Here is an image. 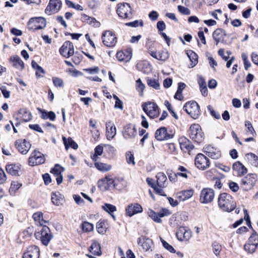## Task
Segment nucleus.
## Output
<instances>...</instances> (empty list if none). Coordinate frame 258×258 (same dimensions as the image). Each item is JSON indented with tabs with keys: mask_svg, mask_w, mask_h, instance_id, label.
Returning <instances> with one entry per match:
<instances>
[{
	"mask_svg": "<svg viewBox=\"0 0 258 258\" xmlns=\"http://www.w3.org/2000/svg\"><path fill=\"white\" fill-rule=\"evenodd\" d=\"M179 143L181 149L185 152H189L194 148L190 141L185 137H180L179 139Z\"/></svg>",
	"mask_w": 258,
	"mask_h": 258,
	"instance_id": "nucleus-28",
	"label": "nucleus"
},
{
	"mask_svg": "<svg viewBox=\"0 0 258 258\" xmlns=\"http://www.w3.org/2000/svg\"><path fill=\"white\" fill-rule=\"evenodd\" d=\"M214 190L209 188L203 189L200 193V201L203 204H208L212 202L214 198Z\"/></svg>",
	"mask_w": 258,
	"mask_h": 258,
	"instance_id": "nucleus-12",
	"label": "nucleus"
},
{
	"mask_svg": "<svg viewBox=\"0 0 258 258\" xmlns=\"http://www.w3.org/2000/svg\"><path fill=\"white\" fill-rule=\"evenodd\" d=\"M149 53L153 57L163 61H165L169 57L168 52L164 50L159 51L158 52L156 51H150Z\"/></svg>",
	"mask_w": 258,
	"mask_h": 258,
	"instance_id": "nucleus-33",
	"label": "nucleus"
},
{
	"mask_svg": "<svg viewBox=\"0 0 258 258\" xmlns=\"http://www.w3.org/2000/svg\"><path fill=\"white\" fill-rule=\"evenodd\" d=\"M146 181L148 184L154 189L157 194L162 196H166V195L164 194L163 189H161V188H158L156 184L154 183V180L153 179L148 177L146 179Z\"/></svg>",
	"mask_w": 258,
	"mask_h": 258,
	"instance_id": "nucleus-37",
	"label": "nucleus"
},
{
	"mask_svg": "<svg viewBox=\"0 0 258 258\" xmlns=\"http://www.w3.org/2000/svg\"><path fill=\"white\" fill-rule=\"evenodd\" d=\"M116 56L119 61L128 62L132 58V51L130 49L120 51L117 52Z\"/></svg>",
	"mask_w": 258,
	"mask_h": 258,
	"instance_id": "nucleus-26",
	"label": "nucleus"
},
{
	"mask_svg": "<svg viewBox=\"0 0 258 258\" xmlns=\"http://www.w3.org/2000/svg\"><path fill=\"white\" fill-rule=\"evenodd\" d=\"M189 135L190 139L197 143H201L204 140V134L198 124H194L190 126Z\"/></svg>",
	"mask_w": 258,
	"mask_h": 258,
	"instance_id": "nucleus-3",
	"label": "nucleus"
},
{
	"mask_svg": "<svg viewBox=\"0 0 258 258\" xmlns=\"http://www.w3.org/2000/svg\"><path fill=\"white\" fill-rule=\"evenodd\" d=\"M35 238L40 240L42 243L47 246L51 239L52 236L49 228L46 226H43L40 231L35 233Z\"/></svg>",
	"mask_w": 258,
	"mask_h": 258,
	"instance_id": "nucleus-4",
	"label": "nucleus"
},
{
	"mask_svg": "<svg viewBox=\"0 0 258 258\" xmlns=\"http://www.w3.org/2000/svg\"><path fill=\"white\" fill-rule=\"evenodd\" d=\"M9 60L11 65L16 69L20 71L24 69L25 67L24 63L19 56H12Z\"/></svg>",
	"mask_w": 258,
	"mask_h": 258,
	"instance_id": "nucleus-25",
	"label": "nucleus"
},
{
	"mask_svg": "<svg viewBox=\"0 0 258 258\" xmlns=\"http://www.w3.org/2000/svg\"><path fill=\"white\" fill-rule=\"evenodd\" d=\"M245 126L246 127V134L247 135H251L252 137L256 136V133L254 131L251 123L248 121L246 120L245 121Z\"/></svg>",
	"mask_w": 258,
	"mask_h": 258,
	"instance_id": "nucleus-46",
	"label": "nucleus"
},
{
	"mask_svg": "<svg viewBox=\"0 0 258 258\" xmlns=\"http://www.w3.org/2000/svg\"><path fill=\"white\" fill-rule=\"evenodd\" d=\"M65 2L67 6L70 8H74L78 11H82L83 10V8L81 5L79 4L75 5L71 1L66 0Z\"/></svg>",
	"mask_w": 258,
	"mask_h": 258,
	"instance_id": "nucleus-54",
	"label": "nucleus"
},
{
	"mask_svg": "<svg viewBox=\"0 0 258 258\" xmlns=\"http://www.w3.org/2000/svg\"><path fill=\"white\" fill-rule=\"evenodd\" d=\"M101 39L103 44L107 47H113L117 42L115 35L109 30L105 31L102 33Z\"/></svg>",
	"mask_w": 258,
	"mask_h": 258,
	"instance_id": "nucleus-8",
	"label": "nucleus"
},
{
	"mask_svg": "<svg viewBox=\"0 0 258 258\" xmlns=\"http://www.w3.org/2000/svg\"><path fill=\"white\" fill-rule=\"evenodd\" d=\"M176 235L180 241H188L191 237V232L185 227H180L176 233Z\"/></svg>",
	"mask_w": 258,
	"mask_h": 258,
	"instance_id": "nucleus-19",
	"label": "nucleus"
},
{
	"mask_svg": "<svg viewBox=\"0 0 258 258\" xmlns=\"http://www.w3.org/2000/svg\"><path fill=\"white\" fill-rule=\"evenodd\" d=\"M81 19L82 21L86 22L89 24H93L95 27H99L100 26L99 22H97L95 18L90 17L86 14H82Z\"/></svg>",
	"mask_w": 258,
	"mask_h": 258,
	"instance_id": "nucleus-39",
	"label": "nucleus"
},
{
	"mask_svg": "<svg viewBox=\"0 0 258 258\" xmlns=\"http://www.w3.org/2000/svg\"><path fill=\"white\" fill-rule=\"evenodd\" d=\"M143 211L142 206L137 203L132 204L128 206L126 209V215L132 217L135 214L141 213Z\"/></svg>",
	"mask_w": 258,
	"mask_h": 258,
	"instance_id": "nucleus-22",
	"label": "nucleus"
},
{
	"mask_svg": "<svg viewBox=\"0 0 258 258\" xmlns=\"http://www.w3.org/2000/svg\"><path fill=\"white\" fill-rule=\"evenodd\" d=\"M256 180L255 174H248L241 180V187L245 190L250 189L255 184Z\"/></svg>",
	"mask_w": 258,
	"mask_h": 258,
	"instance_id": "nucleus-13",
	"label": "nucleus"
},
{
	"mask_svg": "<svg viewBox=\"0 0 258 258\" xmlns=\"http://www.w3.org/2000/svg\"><path fill=\"white\" fill-rule=\"evenodd\" d=\"M178 172L175 173L173 175L175 178L180 176L186 179L188 178V174L190 173L188 170L182 166H179L178 167Z\"/></svg>",
	"mask_w": 258,
	"mask_h": 258,
	"instance_id": "nucleus-41",
	"label": "nucleus"
},
{
	"mask_svg": "<svg viewBox=\"0 0 258 258\" xmlns=\"http://www.w3.org/2000/svg\"><path fill=\"white\" fill-rule=\"evenodd\" d=\"M156 185L158 188H161L163 189L167 185V177L166 175L163 172H159L156 176Z\"/></svg>",
	"mask_w": 258,
	"mask_h": 258,
	"instance_id": "nucleus-30",
	"label": "nucleus"
},
{
	"mask_svg": "<svg viewBox=\"0 0 258 258\" xmlns=\"http://www.w3.org/2000/svg\"><path fill=\"white\" fill-rule=\"evenodd\" d=\"M82 228L85 232H90L93 230L94 226L88 222H84L82 224Z\"/></svg>",
	"mask_w": 258,
	"mask_h": 258,
	"instance_id": "nucleus-53",
	"label": "nucleus"
},
{
	"mask_svg": "<svg viewBox=\"0 0 258 258\" xmlns=\"http://www.w3.org/2000/svg\"><path fill=\"white\" fill-rule=\"evenodd\" d=\"M177 8L178 11L183 15H189L190 14V10L186 7L178 6Z\"/></svg>",
	"mask_w": 258,
	"mask_h": 258,
	"instance_id": "nucleus-62",
	"label": "nucleus"
},
{
	"mask_svg": "<svg viewBox=\"0 0 258 258\" xmlns=\"http://www.w3.org/2000/svg\"><path fill=\"white\" fill-rule=\"evenodd\" d=\"M148 85L155 89H159L160 84L158 81L155 79H149L147 80Z\"/></svg>",
	"mask_w": 258,
	"mask_h": 258,
	"instance_id": "nucleus-56",
	"label": "nucleus"
},
{
	"mask_svg": "<svg viewBox=\"0 0 258 258\" xmlns=\"http://www.w3.org/2000/svg\"><path fill=\"white\" fill-rule=\"evenodd\" d=\"M183 109L194 119L198 118L200 114V106L195 101L186 103L183 106Z\"/></svg>",
	"mask_w": 258,
	"mask_h": 258,
	"instance_id": "nucleus-7",
	"label": "nucleus"
},
{
	"mask_svg": "<svg viewBox=\"0 0 258 258\" xmlns=\"http://www.w3.org/2000/svg\"><path fill=\"white\" fill-rule=\"evenodd\" d=\"M161 239V241L162 242V245L164 246V247L168 250L169 251L171 252L174 253L176 252L175 250L173 248V247L169 244L168 243H167L166 241H165L164 240H163L162 238Z\"/></svg>",
	"mask_w": 258,
	"mask_h": 258,
	"instance_id": "nucleus-60",
	"label": "nucleus"
},
{
	"mask_svg": "<svg viewBox=\"0 0 258 258\" xmlns=\"http://www.w3.org/2000/svg\"><path fill=\"white\" fill-rule=\"evenodd\" d=\"M60 53L64 57L68 58L74 53L73 43L70 41L65 42L59 49Z\"/></svg>",
	"mask_w": 258,
	"mask_h": 258,
	"instance_id": "nucleus-18",
	"label": "nucleus"
},
{
	"mask_svg": "<svg viewBox=\"0 0 258 258\" xmlns=\"http://www.w3.org/2000/svg\"><path fill=\"white\" fill-rule=\"evenodd\" d=\"M52 82L53 85L56 87L61 88L63 87V82L62 80L59 78H52Z\"/></svg>",
	"mask_w": 258,
	"mask_h": 258,
	"instance_id": "nucleus-58",
	"label": "nucleus"
},
{
	"mask_svg": "<svg viewBox=\"0 0 258 258\" xmlns=\"http://www.w3.org/2000/svg\"><path fill=\"white\" fill-rule=\"evenodd\" d=\"M172 135L167 133L166 128L162 127L158 129L155 133V137L159 141L166 140L172 138Z\"/></svg>",
	"mask_w": 258,
	"mask_h": 258,
	"instance_id": "nucleus-23",
	"label": "nucleus"
},
{
	"mask_svg": "<svg viewBox=\"0 0 258 258\" xmlns=\"http://www.w3.org/2000/svg\"><path fill=\"white\" fill-rule=\"evenodd\" d=\"M245 157L249 163L254 167H258V157L252 153L245 155Z\"/></svg>",
	"mask_w": 258,
	"mask_h": 258,
	"instance_id": "nucleus-40",
	"label": "nucleus"
},
{
	"mask_svg": "<svg viewBox=\"0 0 258 258\" xmlns=\"http://www.w3.org/2000/svg\"><path fill=\"white\" fill-rule=\"evenodd\" d=\"M61 6L60 0H50L45 9V13L48 15L57 13Z\"/></svg>",
	"mask_w": 258,
	"mask_h": 258,
	"instance_id": "nucleus-15",
	"label": "nucleus"
},
{
	"mask_svg": "<svg viewBox=\"0 0 258 258\" xmlns=\"http://www.w3.org/2000/svg\"><path fill=\"white\" fill-rule=\"evenodd\" d=\"M51 202L55 206H58L62 205L64 202L63 196L59 192L51 193Z\"/></svg>",
	"mask_w": 258,
	"mask_h": 258,
	"instance_id": "nucleus-32",
	"label": "nucleus"
},
{
	"mask_svg": "<svg viewBox=\"0 0 258 258\" xmlns=\"http://www.w3.org/2000/svg\"><path fill=\"white\" fill-rule=\"evenodd\" d=\"M33 218L37 225L42 226L47 223L43 218V214L41 212H36L33 215Z\"/></svg>",
	"mask_w": 258,
	"mask_h": 258,
	"instance_id": "nucleus-42",
	"label": "nucleus"
},
{
	"mask_svg": "<svg viewBox=\"0 0 258 258\" xmlns=\"http://www.w3.org/2000/svg\"><path fill=\"white\" fill-rule=\"evenodd\" d=\"M55 117V114L53 111H43L41 115V118L44 119L49 118L51 120H54Z\"/></svg>",
	"mask_w": 258,
	"mask_h": 258,
	"instance_id": "nucleus-50",
	"label": "nucleus"
},
{
	"mask_svg": "<svg viewBox=\"0 0 258 258\" xmlns=\"http://www.w3.org/2000/svg\"><path fill=\"white\" fill-rule=\"evenodd\" d=\"M15 146L20 153L26 155L31 148V145L25 139H19L15 142Z\"/></svg>",
	"mask_w": 258,
	"mask_h": 258,
	"instance_id": "nucleus-14",
	"label": "nucleus"
},
{
	"mask_svg": "<svg viewBox=\"0 0 258 258\" xmlns=\"http://www.w3.org/2000/svg\"><path fill=\"white\" fill-rule=\"evenodd\" d=\"M89 251L93 255L91 254H86L90 258H96L95 255H100L101 253L100 245L97 241H94L89 248Z\"/></svg>",
	"mask_w": 258,
	"mask_h": 258,
	"instance_id": "nucleus-29",
	"label": "nucleus"
},
{
	"mask_svg": "<svg viewBox=\"0 0 258 258\" xmlns=\"http://www.w3.org/2000/svg\"><path fill=\"white\" fill-rule=\"evenodd\" d=\"M208 110L210 112L211 115L216 119L220 118V114L215 110H214L213 107L211 105H209L208 107Z\"/></svg>",
	"mask_w": 258,
	"mask_h": 258,
	"instance_id": "nucleus-61",
	"label": "nucleus"
},
{
	"mask_svg": "<svg viewBox=\"0 0 258 258\" xmlns=\"http://www.w3.org/2000/svg\"><path fill=\"white\" fill-rule=\"evenodd\" d=\"M229 187L234 192H236L239 189V186L238 184L233 181H231L229 183Z\"/></svg>",
	"mask_w": 258,
	"mask_h": 258,
	"instance_id": "nucleus-64",
	"label": "nucleus"
},
{
	"mask_svg": "<svg viewBox=\"0 0 258 258\" xmlns=\"http://www.w3.org/2000/svg\"><path fill=\"white\" fill-rule=\"evenodd\" d=\"M139 245H141L143 249L147 251L149 250L153 245V241L152 239L145 237H140L137 240Z\"/></svg>",
	"mask_w": 258,
	"mask_h": 258,
	"instance_id": "nucleus-27",
	"label": "nucleus"
},
{
	"mask_svg": "<svg viewBox=\"0 0 258 258\" xmlns=\"http://www.w3.org/2000/svg\"><path fill=\"white\" fill-rule=\"evenodd\" d=\"M194 194L193 189H187L178 192L176 194L177 198L180 201H185L191 198Z\"/></svg>",
	"mask_w": 258,
	"mask_h": 258,
	"instance_id": "nucleus-31",
	"label": "nucleus"
},
{
	"mask_svg": "<svg viewBox=\"0 0 258 258\" xmlns=\"http://www.w3.org/2000/svg\"><path fill=\"white\" fill-rule=\"evenodd\" d=\"M108 227L107 221L100 220L96 224V229L99 234H104L106 233Z\"/></svg>",
	"mask_w": 258,
	"mask_h": 258,
	"instance_id": "nucleus-35",
	"label": "nucleus"
},
{
	"mask_svg": "<svg viewBox=\"0 0 258 258\" xmlns=\"http://www.w3.org/2000/svg\"><path fill=\"white\" fill-rule=\"evenodd\" d=\"M46 25V21L43 17L32 18L28 23L29 30L32 31L44 29Z\"/></svg>",
	"mask_w": 258,
	"mask_h": 258,
	"instance_id": "nucleus-5",
	"label": "nucleus"
},
{
	"mask_svg": "<svg viewBox=\"0 0 258 258\" xmlns=\"http://www.w3.org/2000/svg\"><path fill=\"white\" fill-rule=\"evenodd\" d=\"M219 208L224 211L230 212L235 209L236 204L233 197L227 193L221 194L218 201Z\"/></svg>",
	"mask_w": 258,
	"mask_h": 258,
	"instance_id": "nucleus-1",
	"label": "nucleus"
},
{
	"mask_svg": "<svg viewBox=\"0 0 258 258\" xmlns=\"http://www.w3.org/2000/svg\"><path fill=\"white\" fill-rule=\"evenodd\" d=\"M257 247L254 244L250 243L247 241L244 245V249L247 253H252L255 251Z\"/></svg>",
	"mask_w": 258,
	"mask_h": 258,
	"instance_id": "nucleus-47",
	"label": "nucleus"
},
{
	"mask_svg": "<svg viewBox=\"0 0 258 258\" xmlns=\"http://www.w3.org/2000/svg\"><path fill=\"white\" fill-rule=\"evenodd\" d=\"M149 216L155 222L160 223L162 222L161 217H160L159 213H157L152 210H150L148 212Z\"/></svg>",
	"mask_w": 258,
	"mask_h": 258,
	"instance_id": "nucleus-48",
	"label": "nucleus"
},
{
	"mask_svg": "<svg viewBox=\"0 0 258 258\" xmlns=\"http://www.w3.org/2000/svg\"><path fill=\"white\" fill-rule=\"evenodd\" d=\"M62 140L67 150L70 147L74 149H78V145L76 142H75L73 140V139L69 137L68 139H67L66 138L63 137L62 138Z\"/></svg>",
	"mask_w": 258,
	"mask_h": 258,
	"instance_id": "nucleus-38",
	"label": "nucleus"
},
{
	"mask_svg": "<svg viewBox=\"0 0 258 258\" xmlns=\"http://www.w3.org/2000/svg\"><path fill=\"white\" fill-rule=\"evenodd\" d=\"M120 181L119 179H113L111 176H106L104 178L100 179L98 181V187L103 190L111 189L114 188H121L124 185L118 186V183Z\"/></svg>",
	"mask_w": 258,
	"mask_h": 258,
	"instance_id": "nucleus-2",
	"label": "nucleus"
},
{
	"mask_svg": "<svg viewBox=\"0 0 258 258\" xmlns=\"http://www.w3.org/2000/svg\"><path fill=\"white\" fill-rule=\"evenodd\" d=\"M116 134V127L114 123L111 121H108L106 123V136L108 140H111L114 138Z\"/></svg>",
	"mask_w": 258,
	"mask_h": 258,
	"instance_id": "nucleus-24",
	"label": "nucleus"
},
{
	"mask_svg": "<svg viewBox=\"0 0 258 258\" xmlns=\"http://www.w3.org/2000/svg\"><path fill=\"white\" fill-rule=\"evenodd\" d=\"M32 67L33 69L36 70V75L37 76L39 73H42L43 74H45V71L44 69L38 65L37 62L33 60L31 62Z\"/></svg>",
	"mask_w": 258,
	"mask_h": 258,
	"instance_id": "nucleus-55",
	"label": "nucleus"
},
{
	"mask_svg": "<svg viewBox=\"0 0 258 258\" xmlns=\"http://www.w3.org/2000/svg\"><path fill=\"white\" fill-rule=\"evenodd\" d=\"M142 106L143 110L150 118H154L158 116L159 109L156 103L152 102H145Z\"/></svg>",
	"mask_w": 258,
	"mask_h": 258,
	"instance_id": "nucleus-6",
	"label": "nucleus"
},
{
	"mask_svg": "<svg viewBox=\"0 0 258 258\" xmlns=\"http://www.w3.org/2000/svg\"><path fill=\"white\" fill-rule=\"evenodd\" d=\"M39 248L35 245L28 246L23 253V258H39Z\"/></svg>",
	"mask_w": 258,
	"mask_h": 258,
	"instance_id": "nucleus-16",
	"label": "nucleus"
},
{
	"mask_svg": "<svg viewBox=\"0 0 258 258\" xmlns=\"http://www.w3.org/2000/svg\"><path fill=\"white\" fill-rule=\"evenodd\" d=\"M136 87L137 90H138L139 92L142 94L145 89V86L142 82L141 79H139L136 82Z\"/></svg>",
	"mask_w": 258,
	"mask_h": 258,
	"instance_id": "nucleus-57",
	"label": "nucleus"
},
{
	"mask_svg": "<svg viewBox=\"0 0 258 258\" xmlns=\"http://www.w3.org/2000/svg\"><path fill=\"white\" fill-rule=\"evenodd\" d=\"M102 209L109 214L116 211V207L110 204H105L102 206Z\"/></svg>",
	"mask_w": 258,
	"mask_h": 258,
	"instance_id": "nucleus-52",
	"label": "nucleus"
},
{
	"mask_svg": "<svg viewBox=\"0 0 258 258\" xmlns=\"http://www.w3.org/2000/svg\"><path fill=\"white\" fill-rule=\"evenodd\" d=\"M22 186V184L18 181H14L11 183V187L9 189V191L11 194H14L15 192L19 189Z\"/></svg>",
	"mask_w": 258,
	"mask_h": 258,
	"instance_id": "nucleus-51",
	"label": "nucleus"
},
{
	"mask_svg": "<svg viewBox=\"0 0 258 258\" xmlns=\"http://www.w3.org/2000/svg\"><path fill=\"white\" fill-rule=\"evenodd\" d=\"M64 170V168H63L59 164H56L54 167L51 169V173H52L54 176L61 174Z\"/></svg>",
	"mask_w": 258,
	"mask_h": 258,
	"instance_id": "nucleus-49",
	"label": "nucleus"
},
{
	"mask_svg": "<svg viewBox=\"0 0 258 258\" xmlns=\"http://www.w3.org/2000/svg\"><path fill=\"white\" fill-rule=\"evenodd\" d=\"M116 12L118 16L123 19H130L132 18L131 8L127 3L118 4Z\"/></svg>",
	"mask_w": 258,
	"mask_h": 258,
	"instance_id": "nucleus-9",
	"label": "nucleus"
},
{
	"mask_svg": "<svg viewBox=\"0 0 258 258\" xmlns=\"http://www.w3.org/2000/svg\"><path fill=\"white\" fill-rule=\"evenodd\" d=\"M6 170L8 173L12 175H17L19 172V167L14 164H10L6 166Z\"/></svg>",
	"mask_w": 258,
	"mask_h": 258,
	"instance_id": "nucleus-45",
	"label": "nucleus"
},
{
	"mask_svg": "<svg viewBox=\"0 0 258 258\" xmlns=\"http://www.w3.org/2000/svg\"><path fill=\"white\" fill-rule=\"evenodd\" d=\"M233 169L236 171L239 175H243L247 172V169L240 162H235L232 166Z\"/></svg>",
	"mask_w": 258,
	"mask_h": 258,
	"instance_id": "nucleus-36",
	"label": "nucleus"
},
{
	"mask_svg": "<svg viewBox=\"0 0 258 258\" xmlns=\"http://www.w3.org/2000/svg\"><path fill=\"white\" fill-rule=\"evenodd\" d=\"M122 133L124 138L127 139H133L137 135V130L134 125L130 124L124 126Z\"/></svg>",
	"mask_w": 258,
	"mask_h": 258,
	"instance_id": "nucleus-21",
	"label": "nucleus"
},
{
	"mask_svg": "<svg viewBox=\"0 0 258 258\" xmlns=\"http://www.w3.org/2000/svg\"><path fill=\"white\" fill-rule=\"evenodd\" d=\"M204 152L209 157L213 159H218L221 156L220 151L211 145L205 146L204 148Z\"/></svg>",
	"mask_w": 258,
	"mask_h": 258,
	"instance_id": "nucleus-17",
	"label": "nucleus"
},
{
	"mask_svg": "<svg viewBox=\"0 0 258 258\" xmlns=\"http://www.w3.org/2000/svg\"><path fill=\"white\" fill-rule=\"evenodd\" d=\"M45 161L44 155L37 150L33 151L29 158V164L32 166L42 164Z\"/></svg>",
	"mask_w": 258,
	"mask_h": 258,
	"instance_id": "nucleus-10",
	"label": "nucleus"
},
{
	"mask_svg": "<svg viewBox=\"0 0 258 258\" xmlns=\"http://www.w3.org/2000/svg\"><path fill=\"white\" fill-rule=\"evenodd\" d=\"M94 165L98 170L103 172L108 171L112 168L111 165L101 162H96Z\"/></svg>",
	"mask_w": 258,
	"mask_h": 258,
	"instance_id": "nucleus-43",
	"label": "nucleus"
},
{
	"mask_svg": "<svg viewBox=\"0 0 258 258\" xmlns=\"http://www.w3.org/2000/svg\"><path fill=\"white\" fill-rule=\"evenodd\" d=\"M186 54L191 61L192 63L190 64L191 67L193 68L198 62V55L192 50H187Z\"/></svg>",
	"mask_w": 258,
	"mask_h": 258,
	"instance_id": "nucleus-44",
	"label": "nucleus"
},
{
	"mask_svg": "<svg viewBox=\"0 0 258 258\" xmlns=\"http://www.w3.org/2000/svg\"><path fill=\"white\" fill-rule=\"evenodd\" d=\"M225 35V32L223 29L220 28L216 29L213 34V37L216 42V44L218 45L220 42H223L224 36Z\"/></svg>",
	"mask_w": 258,
	"mask_h": 258,
	"instance_id": "nucleus-34",
	"label": "nucleus"
},
{
	"mask_svg": "<svg viewBox=\"0 0 258 258\" xmlns=\"http://www.w3.org/2000/svg\"><path fill=\"white\" fill-rule=\"evenodd\" d=\"M126 159L128 164H132L133 165L135 164L134 155L131 152H128L126 154Z\"/></svg>",
	"mask_w": 258,
	"mask_h": 258,
	"instance_id": "nucleus-63",
	"label": "nucleus"
},
{
	"mask_svg": "<svg viewBox=\"0 0 258 258\" xmlns=\"http://www.w3.org/2000/svg\"><path fill=\"white\" fill-rule=\"evenodd\" d=\"M18 115L21 120H17L16 126L19 125L21 121L27 122L32 119L31 113L25 108L20 109L18 113Z\"/></svg>",
	"mask_w": 258,
	"mask_h": 258,
	"instance_id": "nucleus-20",
	"label": "nucleus"
},
{
	"mask_svg": "<svg viewBox=\"0 0 258 258\" xmlns=\"http://www.w3.org/2000/svg\"><path fill=\"white\" fill-rule=\"evenodd\" d=\"M248 241L258 246V235L255 232L253 233L249 238Z\"/></svg>",
	"mask_w": 258,
	"mask_h": 258,
	"instance_id": "nucleus-59",
	"label": "nucleus"
},
{
	"mask_svg": "<svg viewBox=\"0 0 258 258\" xmlns=\"http://www.w3.org/2000/svg\"><path fill=\"white\" fill-rule=\"evenodd\" d=\"M195 164L198 169L205 170L209 167L210 162L206 156L202 153H199L195 158Z\"/></svg>",
	"mask_w": 258,
	"mask_h": 258,
	"instance_id": "nucleus-11",
	"label": "nucleus"
}]
</instances>
